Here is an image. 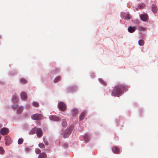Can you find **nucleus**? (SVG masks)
Segmentation results:
<instances>
[{"mask_svg":"<svg viewBox=\"0 0 158 158\" xmlns=\"http://www.w3.org/2000/svg\"><path fill=\"white\" fill-rule=\"evenodd\" d=\"M128 88V87L127 85L118 84L114 87L111 95L112 96L118 97L122 93L127 90Z\"/></svg>","mask_w":158,"mask_h":158,"instance_id":"obj_1","label":"nucleus"},{"mask_svg":"<svg viewBox=\"0 0 158 158\" xmlns=\"http://www.w3.org/2000/svg\"><path fill=\"white\" fill-rule=\"evenodd\" d=\"M73 128V126L72 125H71L69 128H67L66 131L64 134V138H66L68 137L71 132Z\"/></svg>","mask_w":158,"mask_h":158,"instance_id":"obj_2","label":"nucleus"},{"mask_svg":"<svg viewBox=\"0 0 158 158\" xmlns=\"http://www.w3.org/2000/svg\"><path fill=\"white\" fill-rule=\"evenodd\" d=\"M31 118L34 120H40L43 118V116L41 114H36L32 115Z\"/></svg>","mask_w":158,"mask_h":158,"instance_id":"obj_3","label":"nucleus"},{"mask_svg":"<svg viewBox=\"0 0 158 158\" xmlns=\"http://www.w3.org/2000/svg\"><path fill=\"white\" fill-rule=\"evenodd\" d=\"M59 109L61 111H64L66 109L65 104L63 102H60L58 104Z\"/></svg>","mask_w":158,"mask_h":158,"instance_id":"obj_4","label":"nucleus"},{"mask_svg":"<svg viewBox=\"0 0 158 158\" xmlns=\"http://www.w3.org/2000/svg\"><path fill=\"white\" fill-rule=\"evenodd\" d=\"M9 131L8 129L6 127H4L1 129L0 133L2 135H4L7 134Z\"/></svg>","mask_w":158,"mask_h":158,"instance_id":"obj_5","label":"nucleus"},{"mask_svg":"<svg viewBox=\"0 0 158 158\" xmlns=\"http://www.w3.org/2000/svg\"><path fill=\"white\" fill-rule=\"evenodd\" d=\"M5 144L6 145H9L11 143L12 140L10 137L8 136L5 137Z\"/></svg>","mask_w":158,"mask_h":158,"instance_id":"obj_6","label":"nucleus"},{"mask_svg":"<svg viewBox=\"0 0 158 158\" xmlns=\"http://www.w3.org/2000/svg\"><path fill=\"white\" fill-rule=\"evenodd\" d=\"M49 118L51 120L55 121H59L60 120V118L59 117L55 115L50 116Z\"/></svg>","mask_w":158,"mask_h":158,"instance_id":"obj_7","label":"nucleus"},{"mask_svg":"<svg viewBox=\"0 0 158 158\" xmlns=\"http://www.w3.org/2000/svg\"><path fill=\"white\" fill-rule=\"evenodd\" d=\"M140 17L141 20L143 21H147L148 19V16L146 14L140 15Z\"/></svg>","mask_w":158,"mask_h":158,"instance_id":"obj_8","label":"nucleus"},{"mask_svg":"<svg viewBox=\"0 0 158 158\" xmlns=\"http://www.w3.org/2000/svg\"><path fill=\"white\" fill-rule=\"evenodd\" d=\"M36 133L37 136L38 137H41L43 135L42 131L41 129L40 128H37L36 131Z\"/></svg>","mask_w":158,"mask_h":158,"instance_id":"obj_9","label":"nucleus"},{"mask_svg":"<svg viewBox=\"0 0 158 158\" xmlns=\"http://www.w3.org/2000/svg\"><path fill=\"white\" fill-rule=\"evenodd\" d=\"M86 113V111H83L81 114L79 116V119L80 120H82L85 117V115Z\"/></svg>","mask_w":158,"mask_h":158,"instance_id":"obj_10","label":"nucleus"},{"mask_svg":"<svg viewBox=\"0 0 158 158\" xmlns=\"http://www.w3.org/2000/svg\"><path fill=\"white\" fill-rule=\"evenodd\" d=\"M152 10L153 12L154 13H155L156 12L157 10V8L156 5L153 4L152 6Z\"/></svg>","mask_w":158,"mask_h":158,"instance_id":"obj_11","label":"nucleus"},{"mask_svg":"<svg viewBox=\"0 0 158 158\" xmlns=\"http://www.w3.org/2000/svg\"><path fill=\"white\" fill-rule=\"evenodd\" d=\"M135 30V27H132L131 26L128 28V31L131 33H133Z\"/></svg>","mask_w":158,"mask_h":158,"instance_id":"obj_12","label":"nucleus"},{"mask_svg":"<svg viewBox=\"0 0 158 158\" xmlns=\"http://www.w3.org/2000/svg\"><path fill=\"white\" fill-rule=\"evenodd\" d=\"M112 150L114 153L116 154H118L119 152V148L116 147H114L112 148Z\"/></svg>","mask_w":158,"mask_h":158,"instance_id":"obj_13","label":"nucleus"},{"mask_svg":"<svg viewBox=\"0 0 158 158\" xmlns=\"http://www.w3.org/2000/svg\"><path fill=\"white\" fill-rule=\"evenodd\" d=\"M21 97L23 100H25L27 98V94L25 92H23L21 94Z\"/></svg>","mask_w":158,"mask_h":158,"instance_id":"obj_14","label":"nucleus"},{"mask_svg":"<svg viewBox=\"0 0 158 158\" xmlns=\"http://www.w3.org/2000/svg\"><path fill=\"white\" fill-rule=\"evenodd\" d=\"M46 154L44 152L40 153L39 155V158H46Z\"/></svg>","mask_w":158,"mask_h":158,"instance_id":"obj_15","label":"nucleus"},{"mask_svg":"<svg viewBox=\"0 0 158 158\" xmlns=\"http://www.w3.org/2000/svg\"><path fill=\"white\" fill-rule=\"evenodd\" d=\"M122 18L126 20H128L130 18V16L129 14H126L122 16Z\"/></svg>","mask_w":158,"mask_h":158,"instance_id":"obj_16","label":"nucleus"},{"mask_svg":"<svg viewBox=\"0 0 158 158\" xmlns=\"http://www.w3.org/2000/svg\"><path fill=\"white\" fill-rule=\"evenodd\" d=\"M62 125L63 127H65L67 126V122L65 119H63L62 121Z\"/></svg>","mask_w":158,"mask_h":158,"instance_id":"obj_17","label":"nucleus"},{"mask_svg":"<svg viewBox=\"0 0 158 158\" xmlns=\"http://www.w3.org/2000/svg\"><path fill=\"white\" fill-rule=\"evenodd\" d=\"M23 107H22L21 106L19 107L17 109V113L19 114V113H21L23 111Z\"/></svg>","mask_w":158,"mask_h":158,"instance_id":"obj_18","label":"nucleus"},{"mask_svg":"<svg viewBox=\"0 0 158 158\" xmlns=\"http://www.w3.org/2000/svg\"><path fill=\"white\" fill-rule=\"evenodd\" d=\"M98 80L99 81V82L103 85H106V83L105 81H104L101 78H99L98 79Z\"/></svg>","mask_w":158,"mask_h":158,"instance_id":"obj_19","label":"nucleus"},{"mask_svg":"<svg viewBox=\"0 0 158 158\" xmlns=\"http://www.w3.org/2000/svg\"><path fill=\"white\" fill-rule=\"evenodd\" d=\"M20 81V82L22 84H24L27 82L26 80L23 78L21 79Z\"/></svg>","mask_w":158,"mask_h":158,"instance_id":"obj_20","label":"nucleus"},{"mask_svg":"<svg viewBox=\"0 0 158 158\" xmlns=\"http://www.w3.org/2000/svg\"><path fill=\"white\" fill-rule=\"evenodd\" d=\"M12 101L14 103H16L18 102V98L16 96H15L13 98Z\"/></svg>","mask_w":158,"mask_h":158,"instance_id":"obj_21","label":"nucleus"},{"mask_svg":"<svg viewBox=\"0 0 158 158\" xmlns=\"http://www.w3.org/2000/svg\"><path fill=\"white\" fill-rule=\"evenodd\" d=\"M61 79V77L60 76L57 77H56L55 79L54 80V83H56L59 81Z\"/></svg>","mask_w":158,"mask_h":158,"instance_id":"obj_22","label":"nucleus"},{"mask_svg":"<svg viewBox=\"0 0 158 158\" xmlns=\"http://www.w3.org/2000/svg\"><path fill=\"white\" fill-rule=\"evenodd\" d=\"M139 44L140 46H142L144 45V42L142 40H141L139 41Z\"/></svg>","mask_w":158,"mask_h":158,"instance_id":"obj_23","label":"nucleus"},{"mask_svg":"<svg viewBox=\"0 0 158 158\" xmlns=\"http://www.w3.org/2000/svg\"><path fill=\"white\" fill-rule=\"evenodd\" d=\"M77 113V110L76 109H74L72 110V114L73 115H76Z\"/></svg>","mask_w":158,"mask_h":158,"instance_id":"obj_24","label":"nucleus"},{"mask_svg":"<svg viewBox=\"0 0 158 158\" xmlns=\"http://www.w3.org/2000/svg\"><path fill=\"white\" fill-rule=\"evenodd\" d=\"M23 140L22 138H19L18 141V143L20 145L23 143Z\"/></svg>","mask_w":158,"mask_h":158,"instance_id":"obj_25","label":"nucleus"},{"mask_svg":"<svg viewBox=\"0 0 158 158\" xmlns=\"http://www.w3.org/2000/svg\"><path fill=\"white\" fill-rule=\"evenodd\" d=\"M36 128L35 127L32 129L30 131V133L31 134H35V131H36Z\"/></svg>","mask_w":158,"mask_h":158,"instance_id":"obj_26","label":"nucleus"},{"mask_svg":"<svg viewBox=\"0 0 158 158\" xmlns=\"http://www.w3.org/2000/svg\"><path fill=\"white\" fill-rule=\"evenodd\" d=\"M144 4L143 3L139 4L138 6V7L140 9H142L144 7Z\"/></svg>","mask_w":158,"mask_h":158,"instance_id":"obj_27","label":"nucleus"},{"mask_svg":"<svg viewBox=\"0 0 158 158\" xmlns=\"http://www.w3.org/2000/svg\"><path fill=\"white\" fill-rule=\"evenodd\" d=\"M39 147L41 148H44L45 147L44 145L42 143H39Z\"/></svg>","mask_w":158,"mask_h":158,"instance_id":"obj_28","label":"nucleus"},{"mask_svg":"<svg viewBox=\"0 0 158 158\" xmlns=\"http://www.w3.org/2000/svg\"><path fill=\"white\" fill-rule=\"evenodd\" d=\"M138 29L140 30L141 31H144L145 30V28L141 26H139L138 27Z\"/></svg>","mask_w":158,"mask_h":158,"instance_id":"obj_29","label":"nucleus"},{"mask_svg":"<svg viewBox=\"0 0 158 158\" xmlns=\"http://www.w3.org/2000/svg\"><path fill=\"white\" fill-rule=\"evenodd\" d=\"M32 105L36 107H38L39 106V104L37 102H33Z\"/></svg>","mask_w":158,"mask_h":158,"instance_id":"obj_30","label":"nucleus"},{"mask_svg":"<svg viewBox=\"0 0 158 158\" xmlns=\"http://www.w3.org/2000/svg\"><path fill=\"white\" fill-rule=\"evenodd\" d=\"M4 152L5 151L3 148L2 147H0V154H3L4 153Z\"/></svg>","mask_w":158,"mask_h":158,"instance_id":"obj_31","label":"nucleus"},{"mask_svg":"<svg viewBox=\"0 0 158 158\" xmlns=\"http://www.w3.org/2000/svg\"><path fill=\"white\" fill-rule=\"evenodd\" d=\"M43 140L44 143L46 145H48V142H47V140H46L45 139V138L44 137H43Z\"/></svg>","mask_w":158,"mask_h":158,"instance_id":"obj_32","label":"nucleus"},{"mask_svg":"<svg viewBox=\"0 0 158 158\" xmlns=\"http://www.w3.org/2000/svg\"><path fill=\"white\" fill-rule=\"evenodd\" d=\"M35 152L36 154H38L40 152V150L39 148H36Z\"/></svg>","mask_w":158,"mask_h":158,"instance_id":"obj_33","label":"nucleus"},{"mask_svg":"<svg viewBox=\"0 0 158 158\" xmlns=\"http://www.w3.org/2000/svg\"><path fill=\"white\" fill-rule=\"evenodd\" d=\"M12 107L13 108V109H15L17 108L18 109V108L19 107L17 105H15V106H13Z\"/></svg>","mask_w":158,"mask_h":158,"instance_id":"obj_34","label":"nucleus"},{"mask_svg":"<svg viewBox=\"0 0 158 158\" xmlns=\"http://www.w3.org/2000/svg\"><path fill=\"white\" fill-rule=\"evenodd\" d=\"M88 134H86L85 135L84 138H85V140H87V137H88Z\"/></svg>","mask_w":158,"mask_h":158,"instance_id":"obj_35","label":"nucleus"},{"mask_svg":"<svg viewBox=\"0 0 158 158\" xmlns=\"http://www.w3.org/2000/svg\"><path fill=\"white\" fill-rule=\"evenodd\" d=\"M26 151L28 152L29 151H30V149L29 148H26Z\"/></svg>","mask_w":158,"mask_h":158,"instance_id":"obj_36","label":"nucleus"},{"mask_svg":"<svg viewBox=\"0 0 158 158\" xmlns=\"http://www.w3.org/2000/svg\"><path fill=\"white\" fill-rule=\"evenodd\" d=\"M65 147H67V144H65Z\"/></svg>","mask_w":158,"mask_h":158,"instance_id":"obj_37","label":"nucleus"},{"mask_svg":"<svg viewBox=\"0 0 158 158\" xmlns=\"http://www.w3.org/2000/svg\"><path fill=\"white\" fill-rule=\"evenodd\" d=\"M2 127V125L0 124V128Z\"/></svg>","mask_w":158,"mask_h":158,"instance_id":"obj_38","label":"nucleus"}]
</instances>
